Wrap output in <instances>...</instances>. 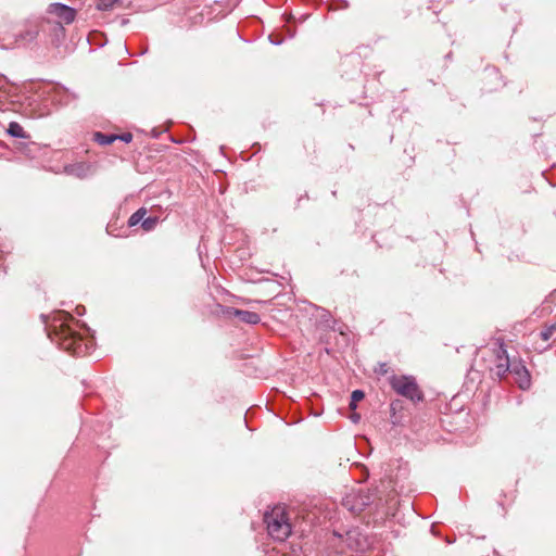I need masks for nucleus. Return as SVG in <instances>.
I'll return each mask as SVG.
<instances>
[{
	"label": "nucleus",
	"mask_w": 556,
	"mask_h": 556,
	"mask_svg": "<svg viewBox=\"0 0 556 556\" xmlns=\"http://www.w3.org/2000/svg\"><path fill=\"white\" fill-rule=\"evenodd\" d=\"M74 318L65 313L60 312L54 317L53 325L47 326L48 337L54 342L60 349L76 355L85 356L89 354L92 349L91 340H85L76 330H74L68 321Z\"/></svg>",
	"instance_id": "nucleus-1"
},
{
	"label": "nucleus",
	"mask_w": 556,
	"mask_h": 556,
	"mask_svg": "<svg viewBox=\"0 0 556 556\" xmlns=\"http://www.w3.org/2000/svg\"><path fill=\"white\" fill-rule=\"evenodd\" d=\"M268 534L276 541H285L291 534L292 528L282 506H275L269 513L264 515Z\"/></svg>",
	"instance_id": "nucleus-2"
},
{
	"label": "nucleus",
	"mask_w": 556,
	"mask_h": 556,
	"mask_svg": "<svg viewBox=\"0 0 556 556\" xmlns=\"http://www.w3.org/2000/svg\"><path fill=\"white\" fill-rule=\"evenodd\" d=\"M392 389L400 395L409 399L413 402H419L424 400V394L420 391L416 380L412 376H400L391 378Z\"/></svg>",
	"instance_id": "nucleus-3"
},
{
	"label": "nucleus",
	"mask_w": 556,
	"mask_h": 556,
	"mask_svg": "<svg viewBox=\"0 0 556 556\" xmlns=\"http://www.w3.org/2000/svg\"><path fill=\"white\" fill-rule=\"evenodd\" d=\"M372 503V495L368 491H353L342 501V505L353 514L362 513Z\"/></svg>",
	"instance_id": "nucleus-4"
},
{
	"label": "nucleus",
	"mask_w": 556,
	"mask_h": 556,
	"mask_svg": "<svg viewBox=\"0 0 556 556\" xmlns=\"http://www.w3.org/2000/svg\"><path fill=\"white\" fill-rule=\"evenodd\" d=\"M48 13L59 20L55 24V28L62 33L64 31L62 24H72L76 17L75 9L60 2L51 3L48 8Z\"/></svg>",
	"instance_id": "nucleus-5"
},
{
	"label": "nucleus",
	"mask_w": 556,
	"mask_h": 556,
	"mask_svg": "<svg viewBox=\"0 0 556 556\" xmlns=\"http://www.w3.org/2000/svg\"><path fill=\"white\" fill-rule=\"evenodd\" d=\"M225 313L228 317H237L240 321L248 325H256L261 321L260 315L255 312L227 307Z\"/></svg>",
	"instance_id": "nucleus-6"
},
{
	"label": "nucleus",
	"mask_w": 556,
	"mask_h": 556,
	"mask_svg": "<svg viewBox=\"0 0 556 556\" xmlns=\"http://www.w3.org/2000/svg\"><path fill=\"white\" fill-rule=\"evenodd\" d=\"M510 372L515 377V381L518 383L519 388L522 390H527L530 388L531 378L528 369L522 364H513V368Z\"/></svg>",
	"instance_id": "nucleus-7"
},
{
	"label": "nucleus",
	"mask_w": 556,
	"mask_h": 556,
	"mask_svg": "<svg viewBox=\"0 0 556 556\" xmlns=\"http://www.w3.org/2000/svg\"><path fill=\"white\" fill-rule=\"evenodd\" d=\"M513 364H510L507 351L501 345L497 351V364L495 366V374L500 378L504 377L508 371L510 372Z\"/></svg>",
	"instance_id": "nucleus-8"
},
{
	"label": "nucleus",
	"mask_w": 556,
	"mask_h": 556,
	"mask_svg": "<svg viewBox=\"0 0 556 556\" xmlns=\"http://www.w3.org/2000/svg\"><path fill=\"white\" fill-rule=\"evenodd\" d=\"M38 30L36 28L27 29L16 35L14 41L3 45L5 48H13L18 43H28L36 39Z\"/></svg>",
	"instance_id": "nucleus-9"
},
{
	"label": "nucleus",
	"mask_w": 556,
	"mask_h": 556,
	"mask_svg": "<svg viewBox=\"0 0 556 556\" xmlns=\"http://www.w3.org/2000/svg\"><path fill=\"white\" fill-rule=\"evenodd\" d=\"M65 173L78 178H84L88 175L89 165L86 163H76L65 166Z\"/></svg>",
	"instance_id": "nucleus-10"
},
{
	"label": "nucleus",
	"mask_w": 556,
	"mask_h": 556,
	"mask_svg": "<svg viewBox=\"0 0 556 556\" xmlns=\"http://www.w3.org/2000/svg\"><path fill=\"white\" fill-rule=\"evenodd\" d=\"M7 132L14 138L28 139L29 135L24 130V128L16 122H11L7 129Z\"/></svg>",
	"instance_id": "nucleus-11"
},
{
	"label": "nucleus",
	"mask_w": 556,
	"mask_h": 556,
	"mask_svg": "<svg viewBox=\"0 0 556 556\" xmlns=\"http://www.w3.org/2000/svg\"><path fill=\"white\" fill-rule=\"evenodd\" d=\"M94 140L102 146H108L113 143L115 140H117L116 135H106L103 132H96L94 134Z\"/></svg>",
	"instance_id": "nucleus-12"
},
{
	"label": "nucleus",
	"mask_w": 556,
	"mask_h": 556,
	"mask_svg": "<svg viewBox=\"0 0 556 556\" xmlns=\"http://www.w3.org/2000/svg\"><path fill=\"white\" fill-rule=\"evenodd\" d=\"M147 214V210L144 207H141L137 210L128 219V226L134 227L138 225L140 222L142 223L144 216Z\"/></svg>",
	"instance_id": "nucleus-13"
},
{
	"label": "nucleus",
	"mask_w": 556,
	"mask_h": 556,
	"mask_svg": "<svg viewBox=\"0 0 556 556\" xmlns=\"http://www.w3.org/2000/svg\"><path fill=\"white\" fill-rule=\"evenodd\" d=\"M556 333V320L545 325L544 329L540 332L542 340L547 341Z\"/></svg>",
	"instance_id": "nucleus-14"
},
{
	"label": "nucleus",
	"mask_w": 556,
	"mask_h": 556,
	"mask_svg": "<svg viewBox=\"0 0 556 556\" xmlns=\"http://www.w3.org/2000/svg\"><path fill=\"white\" fill-rule=\"evenodd\" d=\"M157 223H159V217H156V216H149L147 218H143V220L141 223V227L146 231H151V230H153L155 228Z\"/></svg>",
	"instance_id": "nucleus-15"
},
{
	"label": "nucleus",
	"mask_w": 556,
	"mask_h": 556,
	"mask_svg": "<svg viewBox=\"0 0 556 556\" xmlns=\"http://www.w3.org/2000/svg\"><path fill=\"white\" fill-rule=\"evenodd\" d=\"M365 396V393L362 390H354L351 394V402H350V408L355 409L356 403L361 400H363Z\"/></svg>",
	"instance_id": "nucleus-16"
},
{
	"label": "nucleus",
	"mask_w": 556,
	"mask_h": 556,
	"mask_svg": "<svg viewBox=\"0 0 556 556\" xmlns=\"http://www.w3.org/2000/svg\"><path fill=\"white\" fill-rule=\"evenodd\" d=\"M117 0H98L97 9L106 11L113 9Z\"/></svg>",
	"instance_id": "nucleus-17"
},
{
	"label": "nucleus",
	"mask_w": 556,
	"mask_h": 556,
	"mask_svg": "<svg viewBox=\"0 0 556 556\" xmlns=\"http://www.w3.org/2000/svg\"><path fill=\"white\" fill-rule=\"evenodd\" d=\"M116 136L118 140L124 141L126 143H129L132 140V135L130 132H124L122 135Z\"/></svg>",
	"instance_id": "nucleus-18"
},
{
	"label": "nucleus",
	"mask_w": 556,
	"mask_h": 556,
	"mask_svg": "<svg viewBox=\"0 0 556 556\" xmlns=\"http://www.w3.org/2000/svg\"><path fill=\"white\" fill-rule=\"evenodd\" d=\"M269 40L273 45H276V46H278L282 42V40H278V38L274 39L273 35L269 36Z\"/></svg>",
	"instance_id": "nucleus-19"
},
{
	"label": "nucleus",
	"mask_w": 556,
	"mask_h": 556,
	"mask_svg": "<svg viewBox=\"0 0 556 556\" xmlns=\"http://www.w3.org/2000/svg\"><path fill=\"white\" fill-rule=\"evenodd\" d=\"M269 40L273 45H276V46H278L282 42V40H278V38L274 39L273 35L269 36Z\"/></svg>",
	"instance_id": "nucleus-20"
},
{
	"label": "nucleus",
	"mask_w": 556,
	"mask_h": 556,
	"mask_svg": "<svg viewBox=\"0 0 556 556\" xmlns=\"http://www.w3.org/2000/svg\"><path fill=\"white\" fill-rule=\"evenodd\" d=\"M358 418H359V416H358V415L353 416V421H355V422H356V421L358 420Z\"/></svg>",
	"instance_id": "nucleus-21"
},
{
	"label": "nucleus",
	"mask_w": 556,
	"mask_h": 556,
	"mask_svg": "<svg viewBox=\"0 0 556 556\" xmlns=\"http://www.w3.org/2000/svg\"><path fill=\"white\" fill-rule=\"evenodd\" d=\"M2 254H3V251H2V250H0V258L2 257Z\"/></svg>",
	"instance_id": "nucleus-22"
}]
</instances>
